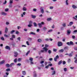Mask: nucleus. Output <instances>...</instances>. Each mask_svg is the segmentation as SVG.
Returning a JSON list of instances; mask_svg holds the SVG:
<instances>
[{"label": "nucleus", "instance_id": "nucleus-29", "mask_svg": "<svg viewBox=\"0 0 77 77\" xmlns=\"http://www.w3.org/2000/svg\"><path fill=\"white\" fill-rule=\"evenodd\" d=\"M12 65H14V63H11V64L9 65V67H12Z\"/></svg>", "mask_w": 77, "mask_h": 77}, {"label": "nucleus", "instance_id": "nucleus-20", "mask_svg": "<svg viewBox=\"0 0 77 77\" xmlns=\"http://www.w3.org/2000/svg\"><path fill=\"white\" fill-rule=\"evenodd\" d=\"M6 67H7V68H9V64L8 63H7L6 64Z\"/></svg>", "mask_w": 77, "mask_h": 77}, {"label": "nucleus", "instance_id": "nucleus-63", "mask_svg": "<svg viewBox=\"0 0 77 77\" xmlns=\"http://www.w3.org/2000/svg\"><path fill=\"white\" fill-rule=\"evenodd\" d=\"M33 11L35 12H36V9H33Z\"/></svg>", "mask_w": 77, "mask_h": 77}, {"label": "nucleus", "instance_id": "nucleus-26", "mask_svg": "<svg viewBox=\"0 0 77 77\" xmlns=\"http://www.w3.org/2000/svg\"><path fill=\"white\" fill-rule=\"evenodd\" d=\"M15 32V30H13L11 31L10 33L11 34H12V33H13Z\"/></svg>", "mask_w": 77, "mask_h": 77}, {"label": "nucleus", "instance_id": "nucleus-41", "mask_svg": "<svg viewBox=\"0 0 77 77\" xmlns=\"http://www.w3.org/2000/svg\"><path fill=\"white\" fill-rule=\"evenodd\" d=\"M26 9H26V8L25 7H23V11H26Z\"/></svg>", "mask_w": 77, "mask_h": 77}, {"label": "nucleus", "instance_id": "nucleus-60", "mask_svg": "<svg viewBox=\"0 0 77 77\" xmlns=\"http://www.w3.org/2000/svg\"><path fill=\"white\" fill-rule=\"evenodd\" d=\"M45 66H46L47 65V62H45Z\"/></svg>", "mask_w": 77, "mask_h": 77}, {"label": "nucleus", "instance_id": "nucleus-5", "mask_svg": "<svg viewBox=\"0 0 77 77\" xmlns=\"http://www.w3.org/2000/svg\"><path fill=\"white\" fill-rule=\"evenodd\" d=\"M41 12L42 14H44V10L43 9V8L42 7H41L40 8Z\"/></svg>", "mask_w": 77, "mask_h": 77}, {"label": "nucleus", "instance_id": "nucleus-31", "mask_svg": "<svg viewBox=\"0 0 77 77\" xmlns=\"http://www.w3.org/2000/svg\"><path fill=\"white\" fill-rule=\"evenodd\" d=\"M32 24H29L28 25V26L29 27H32Z\"/></svg>", "mask_w": 77, "mask_h": 77}, {"label": "nucleus", "instance_id": "nucleus-10", "mask_svg": "<svg viewBox=\"0 0 77 77\" xmlns=\"http://www.w3.org/2000/svg\"><path fill=\"white\" fill-rule=\"evenodd\" d=\"M73 24V22H70L69 23V25H68V26H71Z\"/></svg>", "mask_w": 77, "mask_h": 77}, {"label": "nucleus", "instance_id": "nucleus-8", "mask_svg": "<svg viewBox=\"0 0 77 77\" xmlns=\"http://www.w3.org/2000/svg\"><path fill=\"white\" fill-rule=\"evenodd\" d=\"M5 48L8 50H10V47L8 46H6L5 47Z\"/></svg>", "mask_w": 77, "mask_h": 77}, {"label": "nucleus", "instance_id": "nucleus-37", "mask_svg": "<svg viewBox=\"0 0 77 77\" xmlns=\"http://www.w3.org/2000/svg\"><path fill=\"white\" fill-rule=\"evenodd\" d=\"M29 60L30 61H33V58H32L30 57L29 58Z\"/></svg>", "mask_w": 77, "mask_h": 77}, {"label": "nucleus", "instance_id": "nucleus-27", "mask_svg": "<svg viewBox=\"0 0 77 77\" xmlns=\"http://www.w3.org/2000/svg\"><path fill=\"white\" fill-rule=\"evenodd\" d=\"M30 51H27V52L26 55V56H27V55H28V54H29V53H30Z\"/></svg>", "mask_w": 77, "mask_h": 77}, {"label": "nucleus", "instance_id": "nucleus-28", "mask_svg": "<svg viewBox=\"0 0 77 77\" xmlns=\"http://www.w3.org/2000/svg\"><path fill=\"white\" fill-rule=\"evenodd\" d=\"M14 62L15 63H17V59L15 58L14 60Z\"/></svg>", "mask_w": 77, "mask_h": 77}, {"label": "nucleus", "instance_id": "nucleus-2", "mask_svg": "<svg viewBox=\"0 0 77 77\" xmlns=\"http://www.w3.org/2000/svg\"><path fill=\"white\" fill-rule=\"evenodd\" d=\"M43 50L44 51H45V52H47L48 51V49L47 48L45 47L43 48Z\"/></svg>", "mask_w": 77, "mask_h": 77}, {"label": "nucleus", "instance_id": "nucleus-64", "mask_svg": "<svg viewBox=\"0 0 77 77\" xmlns=\"http://www.w3.org/2000/svg\"><path fill=\"white\" fill-rule=\"evenodd\" d=\"M16 34H19V32L18 31H17L16 32Z\"/></svg>", "mask_w": 77, "mask_h": 77}, {"label": "nucleus", "instance_id": "nucleus-44", "mask_svg": "<svg viewBox=\"0 0 77 77\" xmlns=\"http://www.w3.org/2000/svg\"><path fill=\"white\" fill-rule=\"evenodd\" d=\"M48 46H49L48 45H47V44H45V47H46H46H48Z\"/></svg>", "mask_w": 77, "mask_h": 77}, {"label": "nucleus", "instance_id": "nucleus-43", "mask_svg": "<svg viewBox=\"0 0 77 77\" xmlns=\"http://www.w3.org/2000/svg\"><path fill=\"white\" fill-rule=\"evenodd\" d=\"M21 58H19L18 59V62H20V61H21Z\"/></svg>", "mask_w": 77, "mask_h": 77}, {"label": "nucleus", "instance_id": "nucleus-4", "mask_svg": "<svg viewBox=\"0 0 77 77\" xmlns=\"http://www.w3.org/2000/svg\"><path fill=\"white\" fill-rule=\"evenodd\" d=\"M14 54H15V55H14V57H17V56L18 55V54L17 52H14Z\"/></svg>", "mask_w": 77, "mask_h": 77}, {"label": "nucleus", "instance_id": "nucleus-59", "mask_svg": "<svg viewBox=\"0 0 77 77\" xmlns=\"http://www.w3.org/2000/svg\"><path fill=\"white\" fill-rule=\"evenodd\" d=\"M17 39L19 41H20L21 38H20V37H18V38H17Z\"/></svg>", "mask_w": 77, "mask_h": 77}, {"label": "nucleus", "instance_id": "nucleus-16", "mask_svg": "<svg viewBox=\"0 0 77 77\" xmlns=\"http://www.w3.org/2000/svg\"><path fill=\"white\" fill-rule=\"evenodd\" d=\"M74 59H75V60L74 61V62L75 63H77V58L76 57H74Z\"/></svg>", "mask_w": 77, "mask_h": 77}, {"label": "nucleus", "instance_id": "nucleus-46", "mask_svg": "<svg viewBox=\"0 0 77 77\" xmlns=\"http://www.w3.org/2000/svg\"><path fill=\"white\" fill-rule=\"evenodd\" d=\"M4 36H5V37H7V38H8V37H9V36H8V35L6 34H5L4 35Z\"/></svg>", "mask_w": 77, "mask_h": 77}, {"label": "nucleus", "instance_id": "nucleus-38", "mask_svg": "<svg viewBox=\"0 0 77 77\" xmlns=\"http://www.w3.org/2000/svg\"><path fill=\"white\" fill-rule=\"evenodd\" d=\"M6 71H11V69H6Z\"/></svg>", "mask_w": 77, "mask_h": 77}, {"label": "nucleus", "instance_id": "nucleus-48", "mask_svg": "<svg viewBox=\"0 0 77 77\" xmlns=\"http://www.w3.org/2000/svg\"><path fill=\"white\" fill-rule=\"evenodd\" d=\"M64 71H67V69L66 68H64Z\"/></svg>", "mask_w": 77, "mask_h": 77}, {"label": "nucleus", "instance_id": "nucleus-34", "mask_svg": "<svg viewBox=\"0 0 77 77\" xmlns=\"http://www.w3.org/2000/svg\"><path fill=\"white\" fill-rule=\"evenodd\" d=\"M32 17L33 18H36V16L33 15H32Z\"/></svg>", "mask_w": 77, "mask_h": 77}, {"label": "nucleus", "instance_id": "nucleus-21", "mask_svg": "<svg viewBox=\"0 0 77 77\" xmlns=\"http://www.w3.org/2000/svg\"><path fill=\"white\" fill-rule=\"evenodd\" d=\"M48 53H49V54H51V53H52V51H51L50 50H49L48 51Z\"/></svg>", "mask_w": 77, "mask_h": 77}, {"label": "nucleus", "instance_id": "nucleus-42", "mask_svg": "<svg viewBox=\"0 0 77 77\" xmlns=\"http://www.w3.org/2000/svg\"><path fill=\"white\" fill-rule=\"evenodd\" d=\"M47 21H51V18H49L47 19Z\"/></svg>", "mask_w": 77, "mask_h": 77}, {"label": "nucleus", "instance_id": "nucleus-3", "mask_svg": "<svg viewBox=\"0 0 77 77\" xmlns=\"http://www.w3.org/2000/svg\"><path fill=\"white\" fill-rule=\"evenodd\" d=\"M59 55H57L56 57H55L54 58V60L55 62H56L57 61V59H59Z\"/></svg>", "mask_w": 77, "mask_h": 77}, {"label": "nucleus", "instance_id": "nucleus-24", "mask_svg": "<svg viewBox=\"0 0 77 77\" xmlns=\"http://www.w3.org/2000/svg\"><path fill=\"white\" fill-rule=\"evenodd\" d=\"M34 25L35 27H37V24L35 22L34 23Z\"/></svg>", "mask_w": 77, "mask_h": 77}, {"label": "nucleus", "instance_id": "nucleus-18", "mask_svg": "<svg viewBox=\"0 0 77 77\" xmlns=\"http://www.w3.org/2000/svg\"><path fill=\"white\" fill-rule=\"evenodd\" d=\"M62 63V60H61L60 61H59V62L58 63V65H60V64H61V63Z\"/></svg>", "mask_w": 77, "mask_h": 77}, {"label": "nucleus", "instance_id": "nucleus-54", "mask_svg": "<svg viewBox=\"0 0 77 77\" xmlns=\"http://www.w3.org/2000/svg\"><path fill=\"white\" fill-rule=\"evenodd\" d=\"M66 63V62L65 61H63V65H65V64Z\"/></svg>", "mask_w": 77, "mask_h": 77}, {"label": "nucleus", "instance_id": "nucleus-40", "mask_svg": "<svg viewBox=\"0 0 77 77\" xmlns=\"http://www.w3.org/2000/svg\"><path fill=\"white\" fill-rule=\"evenodd\" d=\"M48 67H49V65H48L47 66H46L45 67V68H46L47 69L48 68Z\"/></svg>", "mask_w": 77, "mask_h": 77}, {"label": "nucleus", "instance_id": "nucleus-11", "mask_svg": "<svg viewBox=\"0 0 77 77\" xmlns=\"http://www.w3.org/2000/svg\"><path fill=\"white\" fill-rule=\"evenodd\" d=\"M29 35H36V33L33 32H31L30 33H29Z\"/></svg>", "mask_w": 77, "mask_h": 77}, {"label": "nucleus", "instance_id": "nucleus-15", "mask_svg": "<svg viewBox=\"0 0 77 77\" xmlns=\"http://www.w3.org/2000/svg\"><path fill=\"white\" fill-rule=\"evenodd\" d=\"M72 7L73 9H75V8H77V7H76L75 5H73L72 6Z\"/></svg>", "mask_w": 77, "mask_h": 77}, {"label": "nucleus", "instance_id": "nucleus-14", "mask_svg": "<svg viewBox=\"0 0 77 77\" xmlns=\"http://www.w3.org/2000/svg\"><path fill=\"white\" fill-rule=\"evenodd\" d=\"M63 49H61V50H60L59 51V52L60 53H63Z\"/></svg>", "mask_w": 77, "mask_h": 77}, {"label": "nucleus", "instance_id": "nucleus-47", "mask_svg": "<svg viewBox=\"0 0 77 77\" xmlns=\"http://www.w3.org/2000/svg\"><path fill=\"white\" fill-rule=\"evenodd\" d=\"M26 44L28 45H30L29 44V42L27 41L26 42Z\"/></svg>", "mask_w": 77, "mask_h": 77}, {"label": "nucleus", "instance_id": "nucleus-53", "mask_svg": "<svg viewBox=\"0 0 77 77\" xmlns=\"http://www.w3.org/2000/svg\"><path fill=\"white\" fill-rule=\"evenodd\" d=\"M32 39V38H28V40H29V41H31Z\"/></svg>", "mask_w": 77, "mask_h": 77}, {"label": "nucleus", "instance_id": "nucleus-9", "mask_svg": "<svg viewBox=\"0 0 77 77\" xmlns=\"http://www.w3.org/2000/svg\"><path fill=\"white\" fill-rule=\"evenodd\" d=\"M1 14L3 15H7V14L4 12H2L1 13Z\"/></svg>", "mask_w": 77, "mask_h": 77}, {"label": "nucleus", "instance_id": "nucleus-12", "mask_svg": "<svg viewBox=\"0 0 77 77\" xmlns=\"http://www.w3.org/2000/svg\"><path fill=\"white\" fill-rule=\"evenodd\" d=\"M5 60H3L2 61L0 62V64H3L5 63Z\"/></svg>", "mask_w": 77, "mask_h": 77}, {"label": "nucleus", "instance_id": "nucleus-50", "mask_svg": "<svg viewBox=\"0 0 77 77\" xmlns=\"http://www.w3.org/2000/svg\"><path fill=\"white\" fill-rule=\"evenodd\" d=\"M21 64L20 63H19L17 64V66H21Z\"/></svg>", "mask_w": 77, "mask_h": 77}, {"label": "nucleus", "instance_id": "nucleus-62", "mask_svg": "<svg viewBox=\"0 0 77 77\" xmlns=\"http://www.w3.org/2000/svg\"><path fill=\"white\" fill-rule=\"evenodd\" d=\"M50 9H53V7L51 6L50 7Z\"/></svg>", "mask_w": 77, "mask_h": 77}, {"label": "nucleus", "instance_id": "nucleus-6", "mask_svg": "<svg viewBox=\"0 0 77 77\" xmlns=\"http://www.w3.org/2000/svg\"><path fill=\"white\" fill-rule=\"evenodd\" d=\"M71 33V30L69 29H68L67 31V35H69Z\"/></svg>", "mask_w": 77, "mask_h": 77}, {"label": "nucleus", "instance_id": "nucleus-51", "mask_svg": "<svg viewBox=\"0 0 77 77\" xmlns=\"http://www.w3.org/2000/svg\"><path fill=\"white\" fill-rule=\"evenodd\" d=\"M43 29L45 30H47V28L45 27H43Z\"/></svg>", "mask_w": 77, "mask_h": 77}, {"label": "nucleus", "instance_id": "nucleus-22", "mask_svg": "<svg viewBox=\"0 0 77 77\" xmlns=\"http://www.w3.org/2000/svg\"><path fill=\"white\" fill-rule=\"evenodd\" d=\"M74 44H73V42L72 41H70V45H73Z\"/></svg>", "mask_w": 77, "mask_h": 77}, {"label": "nucleus", "instance_id": "nucleus-13", "mask_svg": "<svg viewBox=\"0 0 77 77\" xmlns=\"http://www.w3.org/2000/svg\"><path fill=\"white\" fill-rule=\"evenodd\" d=\"M38 25L40 28H41L42 27V25L41 23H38Z\"/></svg>", "mask_w": 77, "mask_h": 77}, {"label": "nucleus", "instance_id": "nucleus-39", "mask_svg": "<svg viewBox=\"0 0 77 77\" xmlns=\"http://www.w3.org/2000/svg\"><path fill=\"white\" fill-rule=\"evenodd\" d=\"M13 3V1L10 0V4H11V3Z\"/></svg>", "mask_w": 77, "mask_h": 77}, {"label": "nucleus", "instance_id": "nucleus-1", "mask_svg": "<svg viewBox=\"0 0 77 77\" xmlns=\"http://www.w3.org/2000/svg\"><path fill=\"white\" fill-rule=\"evenodd\" d=\"M62 43L60 42H59L58 43V47H60V46H62Z\"/></svg>", "mask_w": 77, "mask_h": 77}, {"label": "nucleus", "instance_id": "nucleus-49", "mask_svg": "<svg viewBox=\"0 0 77 77\" xmlns=\"http://www.w3.org/2000/svg\"><path fill=\"white\" fill-rule=\"evenodd\" d=\"M44 63V61H42L40 62V63H41V64H42V63Z\"/></svg>", "mask_w": 77, "mask_h": 77}, {"label": "nucleus", "instance_id": "nucleus-30", "mask_svg": "<svg viewBox=\"0 0 77 77\" xmlns=\"http://www.w3.org/2000/svg\"><path fill=\"white\" fill-rule=\"evenodd\" d=\"M12 38H15V35H12Z\"/></svg>", "mask_w": 77, "mask_h": 77}, {"label": "nucleus", "instance_id": "nucleus-55", "mask_svg": "<svg viewBox=\"0 0 77 77\" xmlns=\"http://www.w3.org/2000/svg\"><path fill=\"white\" fill-rule=\"evenodd\" d=\"M45 40L46 41H49V39L48 38H46L45 39Z\"/></svg>", "mask_w": 77, "mask_h": 77}, {"label": "nucleus", "instance_id": "nucleus-19", "mask_svg": "<svg viewBox=\"0 0 77 77\" xmlns=\"http://www.w3.org/2000/svg\"><path fill=\"white\" fill-rule=\"evenodd\" d=\"M68 46L65 47L64 48V50H68Z\"/></svg>", "mask_w": 77, "mask_h": 77}, {"label": "nucleus", "instance_id": "nucleus-23", "mask_svg": "<svg viewBox=\"0 0 77 77\" xmlns=\"http://www.w3.org/2000/svg\"><path fill=\"white\" fill-rule=\"evenodd\" d=\"M22 74L23 75H26V71H22Z\"/></svg>", "mask_w": 77, "mask_h": 77}, {"label": "nucleus", "instance_id": "nucleus-52", "mask_svg": "<svg viewBox=\"0 0 77 77\" xmlns=\"http://www.w3.org/2000/svg\"><path fill=\"white\" fill-rule=\"evenodd\" d=\"M72 38H73V39H75V37L74 35H72Z\"/></svg>", "mask_w": 77, "mask_h": 77}, {"label": "nucleus", "instance_id": "nucleus-56", "mask_svg": "<svg viewBox=\"0 0 77 77\" xmlns=\"http://www.w3.org/2000/svg\"><path fill=\"white\" fill-rule=\"evenodd\" d=\"M9 11V9L8 8H6L5 9V11L6 12H7V11Z\"/></svg>", "mask_w": 77, "mask_h": 77}, {"label": "nucleus", "instance_id": "nucleus-17", "mask_svg": "<svg viewBox=\"0 0 77 77\" xmlns=\"http://www.w3.org/2000/svg\"><path fill=\"white\" fill-rule=\"evenodd\" d=\"M56 74V71L55 70H54V71H53L52 73V75H54V74Z\"/></svg>", "mask_w": 77, "mask_h": 77}, {"label": "nucleus", "instance_id": "nucleus-45", "mask_svg": "<svg viewBox=\"0 0 77 77\" xmlns=\"http://www.w3.org/2000/svg\"><path fill=\"white\" fill-rule=\"evenodd\" d=\"M53 51L55 52H56L57 51V49H53Z\"/></svg>", "mask_w": 77, "mask_h": 77}, {"label": "nucleus", "instance_id": "nucleus-7", "mask_svg": "<svg viewBox=\"0 0 77 77\" xmlns=\"http://www.w3.org/2000/svg\"><path fill=\"white\" fill-rule=\"evenodd\" d=\"M8 28L6 27L5 29V33H8Z\"/></svg>", "mask_w": 77, "mask_h": 77}, {"label": "nucleus", "instance_id": "nucleus-25", "mask_svg": "<svg viewBox=\"0 0 77 77\" xmlns=\"http://www.w3.org/2000/svg\"><path fill=\"white\" fill-rule=\"evenodd\" d=\"M38 42H42V40H41V39H38Z\"/></svg>", "mask_w": 77, "mask_h": 77}, {"label": "nucleus", "instance_id": "nucleus-35", "mask_svg": "<svg viewBox=\"0 0 77 77\" xmlns=\"http://www.w3.org/2000/svg\"><path fill=\"white\" fill-rule=\"evenodd\" d=\"M68 0H66V5H68Z\"/></svg>", "mask_w": 77, "mask_h": 77}, {"label": "nucleus", "instance_id": "nucleus-36", "mask_svg": "<svg viewBox=\"0 0 77 77\" xmlns=\"http://www.w3.org/2000/svg\"><path fill=\"white\" fill-rule=\"evenodd\" d=\"M30 63L31 65H32L34 63L33 62V61H30Z\"/></svg>", "mask_w": 77, "mask_h": 77}, {"label": "nucleus", "instance_id": "nucleus-61", "mask_svg": "<svg viewBox=\"0 0 77 77\" xmlns=\"http://www.w3.org/2000/svg\"><path fill=\"white\" fill-rule=\"evenodd\" d=\"M63 27H65L66 26V25L65 24V23H63Z\"/></svg>", "mask_w": 77, "mask_h": 77}, {"label": "nucleus", "instance_id": "nucleus-32", "mask_svg": "<svg viewBox=\"0 0 77 77\" xmlns=\"http://www.w3.org/2000/svg\"><path fill=\"white\" fill-rule=\"evenodd\" d=\"M1 39L2 40V41H4V40H5L4 38H3V37H1Z\"/></svg>", "mask_w": 77, "mask_h": 77}, {"label": "nucleus", "instance_id": "nucleus-57", "mask_svg": "<svg viewBox=\"0 0 77 77\" xmlns=\"http://www.w3.org/2000/svg\"><path fill=\"white\" fill-rule=\"evenodd\" d=\"M29 24H32V21H30L29 22Z\"/></svg>", "mask_w": 77, "mask_h": 77}, {"label": "nucleus", "instance_id": "nucleus-58", "mask_svg": "<svg viewBox=\"0 0 77 77\" xmlns=\"http://www.w3.org/2000/svg\"><path fill=\"white\" fill-rule=\"evenodd\" d=\"M67 44L68 45H70V43L69 42H67Z\"/></svg>", "mask_w": 77, "mask_h": 77}, {"label": "nucleus", "instance_id": "nucleus-33", "mask_svg": "<svg viewBox=\"0 0 77 77\" xmlns=\"http://www.w3.org/2000/svg\"><path fill=\"white\" fill-rule=\"evenodd\" d=\"M72 53H70L69 54V57H72Z\"/></svg>", "mask_w": 77, "mask_h": 77}]
</instances>
